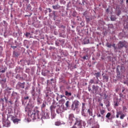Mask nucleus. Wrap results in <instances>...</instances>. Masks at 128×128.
<instances>
[{
    "label": "nucleus",
    "mask_w": 128,
    "mask_h": 128,
    "mask_svg": "<svg viewBox=\"0 0 128 128\" xmlns=\"http://www.w3.org/2000/svg\"><path fill=\"white\" fill-rule=\"evenodd\" d=\"M28 114L30 116L31 118L33 120H40L42 118V116L40 114V112L36 108L34 110H29L28 112Z\"/></svg>",
    "instance_id": "obj_1"
},
{
    "label": "nucleus",
    "mask_w": 128,
    "mask_h": 128,
    "mask_svg": "<svg viewBox=\"0 0 128 128\" xmlns=\"http://www.w3.org/2000/svg\"><path fill=\"white\" fill-rule=\"evenodd\" d=\"M90 88V84H89L88 87V92H92L93 94H99V92H102V89L98 86L93 85L92 86V90Z\"/></svg>",
    "instance_id": "obj_2"
},
{
    "label": "nucleus",
    "mask_w": 128,
    "mask_h": 128,
    "mask_svg": "<svg viewBox=\"0 0 128 128\" xmlns=\"http://www.w3.org/2000/svg\"><path fill=\"white\" fill-rule=\"evenodd\" d=\"M80 102L78 100H75L73 104H72V110H78L80 108Z\"/></svg>",
    "instance_id": "obj_3"
},
{
    "label": "nucleus",
    "mask_w": 128,
    "mask_h": 128,
    "mask_svg": "<svg viewBox=\"0 0 128 128\" xmlns=\"http://www.w3.org/2000/svg\"><path fill=\"white\" fill-rule=\"evenodd\" d=\"M82 120L80 118H76V122L74 123V126H77V128H82Z\"/></svg>",
    "instance_id": "obj_4"
},
{
    "label": "nucleus",
    "mask_w": 128,
    "mask_h": 128,
    "mask_svg": "<svg viewBox=\"0 0 128 128\" xmlns=\"http://www.w3.org/2000/svg\"><path fill=\"white\" fill-rule=\"evenodd\" d=\"M126 42L120 41L118 44V50H121L122 48H126Z\"/></svg>",
    "instance_id": "obj_5"
},
{
    "label": "nucleus",
    "mask_w": 128,
    "mask_h": 128,
    "mask_svg": "<svg viewBox=\"0 0 128 128\" xmlns=\"http://www.w3.org/2000/svg\"><path fill=\"white\" fill-rule=\"evenodd\" d=\"M56 107H57V109L56 110V112L57 114H62V112H64V106L58 105Z\"/></svg>",
    "instance_id": "obj_6"
},
{
    "label": "nucleus",
    "mask_w": 128,
    "mask_h": 128,
    "mask_svg": "<svg viewBox=\"0 0 128 128\" xmlns=\"http://www.w3.org/2000/svg\"><path fill=\"white\" fill-rule=\"evenodd\" d=\"M6 82V78L4 75H0V84H4Z\"/></svg>",
    "instance_id": "obj_7"
},
{
    "label": "nucleus",
    "mask_w": 128,
    "mask_h": 128,
    "mask_svg": "<svg viewBox=\"0 0 128 128\" xmlns=\"http://www.w3.org/2000/svg\"><path fill=\"white\" fill-rule=\"evenodd\" d=\"M68 120H69L71 121L70 123L72 124V122H74V120H76L74 115V114H70L68 116Z\"/></svg>",
    "instance_id": "obj_8"
},
{
    "label": "nucleus",
    "mask_w": 128,
    "mask_h": 128,
    "mask_svg": "<svg viewBox=\"0 0 128 128\" xmlns=\"http://www.w3.org/2000/svg\"><path fill=\"white\" fill-rule=\"evenodd\" d=\"M54 104H56V102H53L52 105L50 106V110L52 112H54L56 110V106Z\"/></svg>",
    "instance_id": "obj_9"
},
{
    "label": "nucleus",
    "mask_w": 128,
    "mask_h": 128,
    "mask_svg": "<svg viewBox=\"0 0 128 128\" xmlns=\"http://www.w3.org/2000/svg\"><path fill=\"white\" fill-rule=\"evenodd\" d=\"M32 96L33 100H36V96H38V94L36 93V91L34 90V89H32Z\"/></svg>",
    "instance_id": "obj_10"
},
{
    "label": "nucleus",
    "mask_w": 128,
    "mask_h": 128,
    "mask_svg": "<svg viewBox=\"0 0 128 128\" xmlns=\"http://www.w3.org/2000/svg\"><path fill=\"white\" fill-rule=\"evenodd\" d=\"M98 82H100V80L94 81V79H91L89 82V84H90V86H92V84H98Z\"/></svg>",
    "instance_id": "obj_11"
},
{
    "label": "nucleus",
    "mask_w": 128,
    "mask_h": 128,
    "mask_svg": "<svg viewBox=\"0 0 128 128\" xmlns=\"http://www.w3.org/2000/svg\"><path fill=\"white\" fill-rule=\"evenodd\" d=\"M26 84V82H24L23 83H22L20 82H18V86L20 88H24V85Z\"/></svg>",
    "instance_id": "obj_12"
},
{
    "label": "nucleus",
    "mask_w": 128,
    "mask_h": 128,
    "mask_svg": "<svg viewBox=\"0 0 128 128\" xmlns=\"http://www.w3.org/2000/svg\"><path fill=\"white\" fill-rule=\"evenodd\" d=\"M122 111H117L116 118H120V116H122Z\"/></svg>",
    "instance_id": "obj_13"
},
{
    "label": "nucleus",
    "mask_w": 128,
    "mask_h": 128,
    "mask_svg": "<svg viewBox=\"0 0 128 128\" xmlns=\"http://www.w3.org/2000/svg\"><path fill=\"white\" fill-rule=\"evenodd\" d=\"M62 98H66V96L64 95H60L58 94V96L56 98V100H58L62 99Z\"/></svg>",
    "instance_id": "obj_14"
},
{
    "label": "nucleus",
    "mask_w": 128,
    "mask_h": 128,
    "mask_svg": "<svg viewBox=\"0 0 128 128\" xmlns=\"http://www.w3.org/2000/svg\"><path fill=\"white\" fill-rule=\"evenodd\" d=\"M94 76H96L97 80H99L98 78H100V72H98L95 73L94 74Z\"/></svg>",
    "instance_id": "obj_15"
},
{
    "label": "nucleus",
    "mask_w": 128,
    "mask_h": 128,
    "mask_svg": "<svg viewBox=\"0 0 128 128\" xmlns=\"http://www.w3.org/2000/svg\"><path fill=\"white\" fill-rule=\"evenodd\" d=\"M97 117L102 118V122H104V116H102V115L100 113L97 114Z\"/></svg>",
    "instance_id": "obj_16"
},
{
    "label": "nucleus",
    "mask_w": 128,
    "mask_h": 128,
    "mask_svg": "<svg viewBox=\"0 0 128 128\" xmlns=\"http://www.w3.org/2000/svg\"><path fill=\"white\" fill-rule=\"evenodd\" d=\"M60 8V6L58 5V4H57L55 6H52V8H54V10H58V8Z\"/></svg>",
    "instance_id": "obj_17"
},
{
    "label": "nucleus",
    "mask_w": 128,
    "mask_h": 128,
    "mask_svg": "<svg viewBox=\"0 0 128 128\" xmlns=\"http://www.w3.org/2000/svg\"><path fill=\"white\" fill-rule=\"evenodd\" d=\"M66 102V100L62 98L59 100V104H62V106H64V103Z\"/></svg>",
    "instance_id": "obj_18"
},
{
    "label": "nucleus",
    "mask_w": 128,
    "mask_h": 128,
    "mask_svg": "<svg viewBox=\"0 0 128 128\" xmlns=\"http://www.w3.org/2000/svg\"><path fill=\"white\" fill-rule=\"evenodd\" d=\"M90 44V39L88 38H85L84 39V44Z\"/></svg>",
    "instance_id": "obj_19"
},
{
    "label": "nucleus",
    "mask_w": 128,
    "mask_h": 128,
    "mask_svg": "<svg viewBox=\"0 0 128 128\" xmlns=\"http://www.w3.org/2000/svg\"><path fill=\"white\" fill-rule=\"evenodd\" d=\"M12 98H16L18 96V93L14 92H13L12 94Z\"/></svg>",
    "instance_id": "obj_20"
},
{
    "label": "nucleus",
    "mask_w": 128,
    "mask_h": 128,
    "mask_svg": "<svg viewBox=\"0 0 128 128\" xmlns=\"http://www.w3.org/2000/svg\"><path fill=\"white\" fill-rule=\"evenodd\" d=\"M88 112L90 116H92L94 114H92V109H88Z\"/></svg>",
    "instance_id": "obj_21"
},
{
    "label": "nucleus",
    "mask_w": 128,
    "mask_h": 128,
    "mask_svg": "<svg viewBox=\"0 0 128 128\" xmlns=\"http://www.w3.org/2000/svg\"><path fill=\"white\" fill-rule=\"evenodd\" d=\"M86 104L85 103H82V111L84 112V110H86Z\"/></svg>",
    "instance_id": "obj_22"
},
{
    "label": "nucleus",
    "mask_w": 128,
    "mask_h": 128,
    "mask_svg": "<svg viewBox=\"0 0 128 128\" xmlns=\"http://www.w3.org/2000/svg\"><path fill=\"white\" fill-rule=\"evenodd\" d=\"M65 96H72V93L68 92V91H65Z\"/></svg>",
    "instance_id": "obj_23"
},
{
    "label": "nucleus",
    "mask_w": 128,
    "mask_h": 128,
    "mask_svg": "<svg viewBox=\"0 0 128 128\" xmlns=\"http://www.w3.org/2000/svg\"><path fill=\"white\" fill-rule=\"evenodd\" d=\"M120 70H121V72H122V74H124V66H120Z\"/></svg>",
    "instance_id": "obj_24"
},
{
    "label": "nucleus",
    "mask_w": 128,
    "mask_h": 128,
    "mask_svg": "<svg viewBox=\"0 0 128 128\" xmlns=\"http://www.w3.org/2000/svg\"><path fill=\"white\" fill-rule=\"evenodd\" d=\"M119 68H120V66H118L116 68V72L118 76H120V70L118 69Z\"/></svg>",
    "instance_id": "obj_25"
},
{
    "label": "nucleus",
    "mask_w": 128,
    "mask_h": 128,
    "mask_svg": "<svg viewBox=\"0 0 128 128\" xmlns=\"http://www.w3.org/2000/svg\"><path fill=\"white\" fill-rule=\"evenodd\" d=\"M103 78H104V80H106V82H108V76H104Z\"/></svg>",
    "instance_id": "obj_26"
},
{
    "label": "nucleus",
    "mask_w": 128,
    "mask_h": 128,
    "mask_svg": "<svg viewBox=\"0 0 128 128\" xmlns=\"http://www.w3.org/2000/svg\"><path fill=\"white\" fill-rule=\"evenodd\" d=\"M0 72H2V74H4V72H6V68H2L0 69Z\"/></svg>",
    "instance_id": "obj_27"
},
{
    "label": "nucleus",
    "mask_w": 128,
    "mask_h": 128,
    "mask_svg": "<svg viewBox=\"0 0 128 128\" xmlns=\"http://www.w3.org/2000/svg\"><path fill=\"white\" fill-rule=\"evenodd\" d=\"M20 120V119L16 118L13 120V122H14V124H18Z\"/></svg>",
    "instance_id": "obj_28"
},
{
    "label": "nucleus",
    "mask_w": 128,
    "mask_h": 128,
    "mask_svg": "<svg viewBox=\"0 0 128 128\" xmlns=\"http://www.w3.org/2000/svg\"><path fill=\"white\" fill-rule=\"evenodd\" d=\"M37 102L38 104H42V98H40V96H38V98H37Z\"/></svg>",
    "instance_id": "obj_29"
},
{
    "label": "nucleus",
    "mask_w": 128,
    "mask_h": 128,
    "mask_svg": "<svg viewBox=\"0 0 128 128\" xmlns=\"http://www.w3.org/2000/svg\"><path fill=\"white\" fill-rule=\"evenodd\" d=\"M111 115L112 114H110V112H108L106 116V118H108V120H110V117Z\"/></svg>",
    "instance_id": "obj_30"
},
{
    "label": "nucleus",
    "mask_w": 128,
    "mask_h": 128,
    "mask_svg": "<svg viewBox=\"0 0 128 128\" xmlns=\"http://www.w3.org/2000/svg\"><path fill=\"white\" fill-rule=\"evenodd\" d=\"M62 124V123L60 121H58L55 122V126H60Z\"/></svg>",
    "instance_id": "obj_31"
},
{
    "label": "nucleus",
    "mask_w": 128,
    "mask_h": 128,
    "mask_svg": "<svg viewBox=\"0 0 128 128\" xmlns=\"http://www.w3.org/2000/svg\"><path fill=\"white\" fill-rule=\"evenodd\" d=\"M112 44H110L109 42H107L106 44V46H107V48H112Z\"/></svg>",
    "instance_id": "obj_32"
},
{
    "label": "nucleus",
    "mask_w": 128,
    "mask_h": 128,
    "mask_svg": "<svg viewBox=\"0 0 128 128\" xmlns=\"http://www.w3.org/2000/svg\"><path fill=\"white\" fill-rule=\"evenodd\" d=\"M65 106L66 108H68V106H70V101H66V103L65 104Z\"/></svg>",
    "instance_id": "obj_33"
},
{
    "label": "nucleus",
    "mask_w": 128,
    "mask_h": 128,
    "mask_svg": "<svg viewBox=\"0 0 128 128\" xmlns=\"http://www.w3.org/2000/svg\"><path fill=\"white\" fill-rule=\"evenodd\" d=\"M104 112H106V110H100V114H102V116H104Z\"/></svg>",
    "instance_id": "obj_34"
},
{
    "label": "nucleus",
    "mask_w": 128,
    "mask_h": 128,
    "mask_svg": "<svg viewBox=\"0 0 128 128\" xmlns=\"http://www.w3.org/2000/svg\"><path fill=\"white\" fill-rule=\"evenodd\" d=\"M124 116H126V115L124 114H122L120 115V120H124Z\"/></svg>",
    "instance_id": "obj_35"
},
{
    "label": "nucleus",
    "mask_w": 128,
    "mask_h": 128,
    "mask_svg": "<svg viewBox=\"0 0 128 128\" xmlns=\"http://www.w3.org/2000/svg\"><path fill=\"white\" fill-rule=\"evenodd\" d=\"M111 20L114 21L116 20V18L114 16H111Z\"/></svg>",
    "instance_id": "obj_36"
},
{
    "label": "nucleus",
    "mask_w": 128,
    "mask_h": 128,
    "mask_svg": "<svg viewBox=\"0 0 128 128\" xmlns=\"http://www.w3.org/2000/svg\"><path fill=\"white\" fill-rule=\"evenodd\" d=\"M25 36L26 37L28 38L30 36V33L26 32L25 34Z\"/></svg>",
    "instance_id": "obj_37"
},
{
    "label": "nucleus",
    "mask_w": 128,
    "mask_h": 128,
    "mask_svg": "<svg viewBox=\"0 0 128 128\" xmlns=\"http://www.w3.org/2000/svg\"><path fill=\"white\" fill-rule=\"evenodd\" d=\"M46 104L45 102H43V104L41 106L42 108H46Z\"/></svg>",
    "instance_id": "obj_38"
},
{
    "label": "nucleus",
    "mask_w": 128,
    "mask_h": 128,
    "mask_svg": "<svg viewBox=\"0 0 128 128\" xmlns=\"http://www.w3.org/2000/svg\"><path fill=\"white\" fill-rule=\"evenodd\" d=\"M12 120L14 122V120L15 119V118H14V116H12V115H10V116Z\"/></svg>",
    "instance_id": "obj_39"
},
{
    "label": "nucleus",
    "mask_w": 128,
    "mask_h": 128,
    "mask_svg": "<svg viewBox=\"0 0 128 128\" xmlns=\"http://www.w3.org/2000/svg\"><path fill=\"white\" fill-rule=\"evenodd\" d=\"M36 92L38 93V96H40V89H38Z\"/></svg>",
    "instance_id": "obj_40"
},
{
    "label": "nucleus",
    "mask_w": 128,
    "mask_h": 128,
    "mask_svg": "<svg viewBox=\"0 0 128 128\" xmlns=\"http://www.w3.org/2000/svg\"><path fill=\"white\" fill-rule=\"evenodd\" d=\"M114 106H118V102H114Z\"/></svg>",
    "instance_id": "obj_41"
},
{
    "label": "nucleus",
    "mask_w": 128,
    "mask_h": 128,
    "mask_svg": "<svg viewBox=\"0 0 128 128\" xmlns=\"http://www.w3.org/2000/svg\"><path fill=\"white\" fill-rule=\"evenodd\" d=\"M88 58V56H84L82 57V58H83V60H88V58Z\"/></svg>",
    "instance_id": "obj_42"
},
{
    "label": "nucleus",
    "mask_w": 128,
    "mask_h": 128,
    "mask_svg": "<svg viewBox=\"0 0 128 128\" xmlns=\"http://www.w3.org/2000/svg\"><path fill=\"white\" fill-rule=\"evenodd\" d=\"M86 20L87 22H90V18H88L86 17Z\"/></svg>",
    "instance_id": "obj_43"
},
{
    "label": "nucleus",
    "mask_w": 128,
    "mask_h": 128,
    "mask_svg": "<svg viewBox=\"0 0 128 128\" xmlns=\"http://www.w3.org/2000/svg\"><path fill=\"white\" fill-rule=\"evenodd\" d=\"M28 98H30V97L28 96L24 97V100H28Z\"/></svg>",
    "instance_id": "obj_44"
},
{
    "label": "nucleus",
    "mask_w": 128,
    "mask_h": 128,
    "mask_svg": "<svg viewBox=\"0 0 128 128\" xmlns=\"http://www.w3.org/2000/svg\"><path fill=\"white\" fill-rule=\"evenodd\" d=\"M92 128H98V126L97 125L92 126Z\"/></svg>",
    "instance_id": "obj_45"
},
{
    "label": "nucleus",
    "mask_w": 128,
    "mask_h": 128,
    "mask_svg": "<svg viewBox=\"0 0 128 128\" xmlns=\"http://www.w3.org/2000/svg\"><path fill=\"white\" fill-rule=\"evenodd\" d=\"M60 28H66V26L62 25Z\"/></svg>",
    "instance_id": "obj_46"
},
{
    "label": "nucleus",
    "mask_w": 128,
    "mask_h": 128,
    "mask_svg": "<svg viewBox=\"0 0 128 128\" xmlns=\"http://www.w3.org/2000/svg\"><path fill=\"white\" fill-rule=\"evenodd\" d=\"M119 96H120V98H122V96H124V94H122L120 93V94Z\"/></svg>",
    "instance_id": "obj_47"
},
{
    "label": "nucleus",
    "mask_w": 128,
    "mask_h": 128,
    "mask_svg": "<svg viewBox=\"0 0 128 128\" xmlns=\"http://www.w3.org/2000/svg\"><path fill=\"white\" fill-rule=\"evenodd\" d=\"M84 111L82 112V116H86V114H84Z\"/></svg>",
    "instance_id": "obj_48"
},
{
    "label": "nucleus",
    "mask_w": 128,
    "mask_h": 128,
    "mask_svg": "<svg viewBox=\"0 0 128 128\" xmlns=\"http://www.w3.org/2000/svg\"><path fill=\"white\" fill-rule=\"evenodd\" d=\"M4 100H6V102H8V99H7L6 97H4Z\"/></svg>",
    "instance_id": "obj_49"
},
{
    "label": "nucleus",
    "mask_w": 128,
    "mask_h": 128,
    "mask_svg": "<svg viewBox=\"0 0 128 128\" xmlns=\"http://www.w3.org/2000/svg\"><path fill=\"white\" fill-rule=\"evenodd\" d=\"M114 50H116H116H118V48L116 46L114 48Z\"/></svg>",
    "instance_id": "obj_50"
},
{
    "label": "nucleus",
    "mask_w": 128,
    "mask_h": 128,
    "mask_svg": "<svg viewBox=\"0 0 128 128\" xmlns=\"http://www.w3.org/2000/svg\"><path fill=\"white\" fill-rule=\"evenodd\" d=\"M72 128H78V127L77 126H74H74Z\"/></svg>",
    "instance_id": "obj_51"
},
{
    "label": "nucleus",
    "mask_w": 128,
    "mask_h": 128,
    "mask_svg": "<svg viewBox=\"0 0 128 128\" xmlns=\"http://www.w3.org/2000/svg\"><path fill=\"white\" fill-rule=\"evenodd\" d=\"M112 46L114 48H116V44H114Z\"/></svg>",
    "instance_id": "obj_52"
},
{
    "label": "nucleus",
    "mask_w": 128,
    "mask_h": 128,
    "mask_svg": "<svg viewBox=\"0 0 128 128\" xmlns=\"http://www.w3.org/2000/svg\"><path fill=\"white\" fill-rule=\"evenodd\" d=\"M48 10H49V12H52V10L50 8H48Z\"/></svg>",
    "instance_id": "obj_53"
},
{
    "label": "nucleus",
    "mask_w": 128,
    "mask_h": 128,
    "mask_svg": "<svg viewBox=\"0 0 128 128\" xmlns=\"http://www.w3.org/2000/svg\"><path fill=\"white\" fill-rule=\"evenodd\" d=\"M106 12H110V10L108 8H107L106 10Z\"/></svg>",
    "instance_id": "obj_54"
},
{
    "label": "nucleus",
    "mask_w": 128,
    "mask_h": 128,
    "mask_svg": "<svg viewBox=\"0 0 128 128\" xmlns=\"http://www.w3.org/2000/svg\"><path fill=\"white\" fill-rule=\"evenodd\" d=\"M100 106H104V104L102 103H101L100 104Z\"/></svg>",
    "instance_id": "obj_55"
},
{
    "label": "nucleus",
    "mask_w": 128,
    "mask_h": 128,
    "mask_svg": "<svg viewBox=\"0 0 128 128\" xmlns=\"http://www.w3.org/2000/svg\"><path fill=\"white\" fill-rule=\"evenodd\" d=\"M104 96H105V98H106V94H104Z\"/></svg>",
    "instance_id": "obj_56"
},
{
    "label": "nucleus",
    "mask_w": 128,
    "mask_h": 128,
    "mask_svg": "<svg viewBox=\"0 0 128 128\" xmlns=\"http://www.w3.org/2000/svg\"><path fill=\"white\" fill-rule=\"evenodd\" d=\"M126 110V108L125 106L124 107V110Z\"/></svg>",
    "instance_id": "obj_57"
},
{
    "label": "nucleus",
    "mask_w": 128,
    "mask_h": 128,
    "mask_svg": "<svg viewBox=\"0 0 128 128\" xmlns=\"http://www.w3.org/2000/svg\"><path fill=\"white\" fill-rule=\"evenodd\" d=\"M8 90H11L12 88H8Z\"/></svg>",
    "instance_id": "obj_58"
},
{
    "label": "nucleus",
    "mask_w": 128,
    "mask_h": 128,
    "mask_svg": "<svg viewBox=\"0 0 128 128\" xmlns=\"http://www.w3.org/2000/svg\"><path fill=\"white\" fill-rule=\"evenodd\" d=\"M124 92V89H123V90H122V92Z\"/></svg>",
    "instance_id": "obj_59"
},
{
    "label": "nucleus",
    "mask_w": 128,
    "mask_h": 128,
    "mask_svg": "<svg viewBox=\"0 0 128 128\" xmlns=\"http://www.w3.org/2000/svg\"><path fill=\"white\" fill-rule=\"evenodd\" d=\"M30 6V4H28V8Z\"/></svg>",
    "instance_id": "obj_60"
},
{
    "label": "nucleus",
    "mask_w": 128,
    "mask_h": 128,
    "mask_svg": "<svg viewBox=\"0 0 128 128\" xmlns=\"http://www.w3.org/2000/svg\"><path fill=\"white\" fill-rule=\"evenodd\" d=\"M44 116L45 118H46V113H44Z\"/></svg>",
    "instance_id": "obj_61"
},
{
    "label": "nucleus",
    "mask_w": 128,
    "mask_h": 128,
    "mask_svg": "<svg viewBox=\"0 0 128 128\" xmlns=\"http://www.w3.org/2000/svg\"><path fill=\"white\" fill-rule=\"evenodd\" d=\"M1 100H2V102H4V98H1Z\"/></svg>",
    "instance_id": "obj_62"
},
{
    "label": "nucleus",
    "mask_w": 128,
    "mask_h": 128,
    "mask_svg": "<svg viewBox=\"0 0 128 128\" xmlns=\"http://www.w3.org/2000/svg\"><path fill=\"white\" fill-rule=\"evenodd\" d=\"M126 4H128V0H126Z\"/></svg>",
    "instance_id": "obj_63"
},
{
    "label": "nucleus",
    "mask_w": 128,
    "mask_h": 128,
    "mask_svg": "<svg viewBox=\"0 0 128 128\" xmlns=\"http://www.w3.org/2000/svg\"><path fill=\"white\" fill-rule=\"evenodd\" d=\"M94 116H96L94 115V116H93V118H94Z\"/></svg>",
    "instance_id": "obj_64"
}]
</instances>
